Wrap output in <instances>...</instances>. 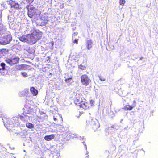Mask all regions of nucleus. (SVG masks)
Segmentation results:
<instances>
[{
	"instance_id": "nucleus-6",
	"label": "nucleus",
	"mask_w": 158,
	"mask_h": 158,
	"mask_svg": "<svg viewBox=\"0 0 158 158\" xmlns=\"http://www.w3.org/2000/svg\"><path fill=\"white\" fill-rule=\"evenodd\" d=\"M32 34L37 41L41 39L42 33L38 30H35L33 32Z\"/></svg>"
},
{
	"instance_id": "nucleus-20",
	"label": "nucleus",
	"mask_w": 158,
	"mask_h": 158,
	"mask_svg": "<svg viewBox=\"0 0 158 158\" xmlns=\"http://www.w3.org/2000/svg\"><path fill=\"white\" fill-rule=\"evenodd\" d=\"M79 55L78 54H77L76 53L75 54H73V58L74 60H76V59L75 58H78L79 57Z\"/></svg>"
},
{
	"instance_id": "nucleus-10",
	"label": "nucleus",
	"mask_w": 158,
	"mask_h": 158,
	"mask_svg": "<svg viewBox=\"0 0 158 158\" xmlns=\"http://www.w3.org/2000/svg\"><path fill=\"white\" fill-rule=\"evenodd\" d=\"M93 42L91 40H88L86 41V48L88 50H90L92 47Z\"/></svg>"
},
{
	"instance_id": "nucleus-5",
	"label": "nucleus",
	"mask_w": 158,
	"mask_h": 158,
	"mask_svg": "<svg viewBox=\"0 0 158 158\" xmlns=\"http://www.w3.org/2000/svg\"><path fill=\"white\" fill-rule=\"evenodd\" d=\"M19 58L17 57L13 58L7 59L5 60V61L10 65H13L18 63L19 61Z\"/></svg>"
},
{
	"instance_id": "nucleus-32",
	"label": "nucleus",
	"mask_w": 158,
	"mask_h": 158,
	"mask_svg": "<svg viewBox=\"0 0 158 158\" xmlns=\"http://www.w3.org/2000/svg\"><path fill=\"white\" fill-rule=\"evenodd\" d=\"M47 18H46V19L45 20L46 21V23H47V21H48V20H47Z\"/></svg>"
},
{
	"instance_id": "nucleus-22",
	"label": "nucleus",
	"mask_w": 158,
	"mask_h": 158,
	"mask_svg": "<svg viewBox=\"0 0 158 158\" xmlns=\"http://www.w3.org/2000/svg\"><path fill=\"white\" fill-rule=\"evenodd\" d=\"M99 79L101 81H104L105 80V79L104 77H102V76H99Z\"/></svg>"
},
{
	"instance_id": "nucleus-12",
	"label": "nucleus",
	"mask_w": 158,
	"mask_h": 158,
	"mask_svg": "<svg viewBox=\"0 0 158 158\" xmlns=\"http://www.w3.org/2000/svg\"><path fill=\"white\" fill-rule=\"evenodd\" d=\"M30 90L33 96L36 95L38 93V90L35 89L34 87H31Z\"/></svg>"
},
{
	"instance_id": "nucleus-1",
	"label": "nucleus",
	"mask_w": 158,
	"mask_h": 158,
	"mask_svg": "<svg viewBox=\"0 0 158 158\" xmlns=\"http://www.w3.org/2000/svg\"><path fill=\"white\" fill-rule=\"evenodd\" d=\"M74 102L77 106L85 110L92 107L93 105L94 101L91 100L89 102H88L81 93H77Z\"/></svg>"
},
{
	"instance_id": "nucleus-14",
	"label": "nucleus",
	"mask_w": 158,
	"mask_h": 158,
	"mask_svg": "<svg viewBox=\"0 0 158 158\" xmlns=\"http://www.w3.org/2000/svg\"><path fill=\"white\" fill-rule=\"evenodd\" d=\"M133 107L129 105H125L123 109L125 111L131 110L133 108Z\"/></svg>"
},
{
	"instance_id": "nucleus-19",
	"label": "nucleus",
	"mask_w": 158,
	"mask_h": 158,
	"mask_svg": "<svg viewBox=\"0 0 158 158\" xmlns=\"http://www.w3.org/2000/svg\"><path fill=\"white\" fill-rule=\"evenodd\" d=\"M125 2V0H119V3L121 5L124 6Z\"/></svg>"
},
{
	"instance_id": "nucleus-4",
	"label": "nucleus",
	"mask_w": 158,
	"mask_h": 158,
	"mask_svg": "<svg viewBox=\"0 0 158 158\" xmlns=\"http://www.w3.org/2000/svg\"><path fill=\"white\" fill-rule=\"evenodd\" d=\"M81 83L82 85L87 86L89 85L91 82V80L86 74H83L81 77Z\"/></svg>"
},
{
	"instance_id": "nucleus-29",
	"label": "nucleus",
	"mask_w": 158,
	"mask_h": 158,
	"mask_svg": "<svg viewBox=\"0 0 158 158\" xmlns=\"http://www.w3.org/2000/svg\"><path fill=\"white\" fill-rule=\"evenodd\" d=\"M2 115L3 113L2 112L0 111V117H2Z\"/></svg>"
},
{
	"instance_id": "nucleus-27",
	"label": "nucleus",
	"mask_w": 158,
	"mask_h": 158,
	"mask_svg": "<svg viewBox=\"0 0 158 158\" xmlns=\"http://www.w3.org/2000/svg\"><path fill=\"white\" fill-rule=\"evenodd\" d=\"M72 79V78H67V79H65V81H66V82H68V80H71Z\"/></svg>"
},
{
	"instance_id": "nucleus-28",
	"label": "nucleus",
	"mask_w": 158,
	"mask_h": 158,
	"mask_svg": "<svg viewBox=\"0 0 158 158\" xmlns=\"http://www.w3.org/2000/svg\"><path fill=\"white\" fill-rule=\"evenodd\" d=\"M77 34L78 33L77 32H75L73 34V35L74 36H75L77 35Z\"/></svg>"
},
{
	"instance_id": "nucleus-16",
	"label": "nucleus",
	"mask_w": 158,
	"mask_h": 158,
	"mask_svg": "<svg viewBox=\"0 0 158 158\" xmlns=\"http://www.w3.org/2000/svg\"><path fill=\"white\" fill-rule=\"evenodd\" d=\"M5 29L2 24H0V35L3 34L5 32Z\"/></svg>"
},
{
	"instance_id": "nucleus-21",
	"label": "nucleus",
	"mask_w": 158,
	"mask_h": 158,
	"mask_svg": "<svg viewBox=\"0 0 158 158\" xmlns=\"http://www.w3.org/2000/svg\"><path fill=\"white\" fill-rule=\"evenodd\" d=\"M21 74L24 77H26L27 76V74L26 72H21Z\"/></svg>"
},
{
	"instance_id": "nucleus-33",
	"label": "nucleus",
	"mask_w": 158,
	"mask_h": 158,
	"mask_svg": "<svg viewBox=\"0 0 158 158\" xmlns=\"http://www.w3.org/2000/svg\"><path fill=\"white\" fill-rule=\"evenodd\" d=\"M142 58H141L140 60H141Z\"/></svg>"
},
{
	"instance_id": "nucleus-25",
	"label": "nucleus",
	"mask_w": 158,
	"mask_h": 158,
	"mask_svg": "<svg viewBox=\"0 0 158 158\" xmlns=\"http://www.w3.org/2000/svg\"><path fill=\"white\" fill-rule=\"evenodd\" d=\"M78 39H75L74 41H73V43H76L77 44H78Z\"/></svg>"
},
{
	"instance_id": "nucleus-26",
	"label": "nucleus",
	"mask_w": 158,
	"mask_h": 158,
	"mask_svg": "<svg viewBox=\"0 0 158 158\" xmlns=\"http://www.w3.org/2000/svg\"><path fill=\"white\" fill-rule=\"evenodd\" d=\"M20 69H22V70H23V68H24V65L23 64V65H21L20 66Z\"/></svg>"
},
{
	"instance_id": "nucleus-9",
	"label": "nucleus",
	"mask_w": 158,
	"mask_h": 158,
	"mask_svg": "<svg viewBox=\"0 0 158 158\" xmlns=\"http://www.w3.org/2000/svg\"><path fill=\"white\" fill-rule=\"evenodd\" d=\"M91 126L93 130L95 131L97 130L99 127V125L98 123H94V121H92L91 123Z\"/></svg>"
},
{
	"instance_id": "nucleus-11",
	"label": "nucleus",
	"mask_w": 158,
	"mask_h": 158,
	"mask_svg": "<svg viewBox=\"0 0 158 158\" xmlns=\"http://www.w3.org/2000/svg\"><path fill=\"white\" fill-rule=\"evenodd\" d=\"M19 40L28 43V35H23L19 38Z\"/></svg>"
},
{
	"instance_id": "nucleus-31",
	"label": "nucleus",
	"mask_w": 158,
	"mask_h": 158,
	"mask_svg": "<svg viewBox=\"0 0 158 158\" xmlns=\"http://www.w3.org/2000/svg\"><path fill=\"white\" fill-rule=\"evenodd\" d=\"M20 118L21 119H22V118H23V117L22 116H20Z\"/></svg>"
},
{
	"instance_id": "nucleus-8",
	"label": "nucleus",
	"mask_w": 158,
	"mask_h": 158,
	"mask_svg": "<svg viewBox=\"0 0 158 158\" xmlns=\"http://www.w3.org/2000/svg\"><path fill=\"white\" fill-rule=\"evenodd\" d=\"M28 43H31L32 44H35V43L37 41L34 37V35H32V33L30 34H28Z\"/></svg>"
},
{
	"instance_id": "nucleus-30",
	"label": "nucleus",
	"mask_w": 158,
	"mask_h": 158,
	"mask_svg": "<svg viewBox=\"0 0 158 158\" xmlns=\"http://www.w3.org/2000/svg\"><path fill=\"white\" fill-rule=\"evenodd\" d=\"M53 119L55 121H56L57 120L56 118H55L54 116H53Z\"/></svg>"
},
{
	"instance_id": "nucleus-15",
	"label": "nucleus",
	"mask_w": 158,
	"mask_h": 158,
	"mask_svg": "<svg viewBox=\"0 0 158 158\" xmlns=\"http://www.w3.org/2000/svg\"><path fill=\"white\" fill-rule=\"evenodd\" d=\"M6 64L3 62L1 63L0 64V71L4 70H5Z\"/></svg>"
},
{
	"instance_id": "nucleus-23",
	"label": "nucleus",
	"mask_w": 158,
	"mask_h": 158,
	"mask_svg": "<svg viewBox=\"0 0 158 158\" xmlns=\"http://www.w3.org/2000/svg\"><path fill=\"white\" fill-rule=\"evenodd\" d=\"M26 2L28 3H30V4H31V3H32L34 0H25Z\"/></svg>"
},
{
	"instance_id": "nucleus-3",
	"label": "nucleus",
	"mask_w": 158,
	"mask_h": 158,
	"mask_svg": "<svg viewBox=\"0 0 158 158\" xmlns=\"http://www.w3.org/2000/svg\"><path fill=\"white\" fill-rule=\"evenodd\" d=\"M12 38L10 35H6L0 38V44L3 45L7 44L10 43Z\"/></svg>"
},
{
	"instance_id": "nucleus-18",
	"label": "nucleus",
	"mask_w": 158,
	"mask_h": 158,
	"mask_svg": "<svg viewBox=\"0 0 158 158\" xmlns=\"http://www.w3.org/2000/svg\"><path fill=\"white\" fill-rule=\"evenodd\" d=\"M78 68L81 70H84L86 69V67L85 66L81 64H80L78 66Z\"/></svg>"
},
{
	"instance_id": "nucleus-7",
	"label": "nucleus",
	"mask_w": 158,
	"mask_h": 158,
	"mask_svg": "<svg viewBox=\"0 0 158 158\" xmlns=\"http://www.w3.org/2000/svg\"><path fill=\"white\" fill-rule=\"evenodd\" d=\"M8 4H10L11 7L14 8L16 9L20 8V4L14 1L10 0L7 1Z\"/></svg>"
},
{
	"instance_id": "nucleus-24",
	"label": "nucleus",
	"mask_w": 158,
	"mask_h": 158,
	"mask_svg": "<svg viewBox=\"0 0 158 158\" xmlns=\"http://www.w3.org/2000/svg\"><path fill=\"white\" fill-rule=\"evenodd\" d=\"M5 50L6 49H0V52H1L2 54L3 53V52H5Z\"/></svg>"
},
{
	"instance_id": "nucleus-13",
	"label": "nucleus",
	"mask_w": 158,
	"mask_h": 158,
	"mask_svg": "<svg viewBox=\"0 0 158 158\" xmlns=\"http://www.w3.org/2000/svg\"><path fill=\"white\" fill-rule=\"evenodd\" d=\"M54 135H49L45 136L44 139L45 140L49 141L54 139Z\"/></svg>"
},
{
	"instance_id": "nucleus-17",
	"label": "nucleus",
	"mask_w": 158,
	"mask_h": 158,
	"mask_svg": "<svg viewBox=\"0 0 158 158\" xmlns=\"http://www.w3.org/2000/svg\"><path fill=\"white\" fill-rule=\"evenodd\" d=\"M26 127L29 129L33 128L34 125L30 123H27L26 124Z\"/></svg>"
},
{
	"instance_id": "nucleus-2",
	"label": "nucleus",
	"mask_w": 158,
	"mask_h": 158,
	"mask_svg": "<svg viewBox=\"0 0 158 158\" xmlns=\"http://www.w3.org/2000/svg\"><path fill=\"white\" fill-rule=\"evenodd\" d=\"M31 7L30 8H28V15L29 17L32 18L33 16H37L38 15H39L40 13V12L39 10L36 9L33 7Z\"/></svg>"
}]
</instances>
